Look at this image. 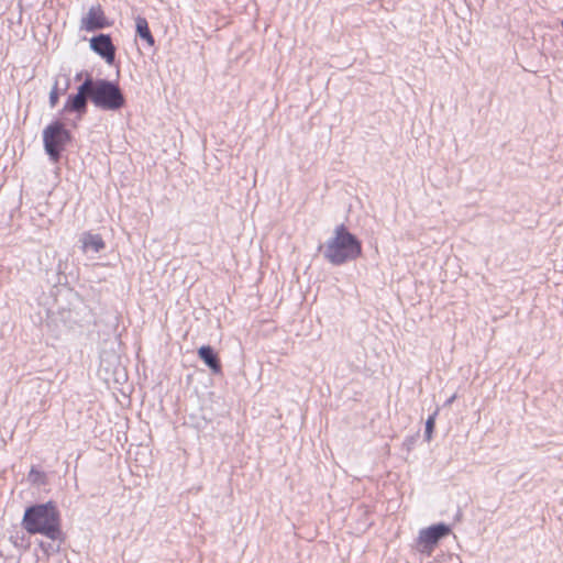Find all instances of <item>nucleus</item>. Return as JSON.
Here are the masks:
<instances>
[{
	"instance_id": "1",
	"label": "nucleus",
	"mask_w": 563,
	"mask_h": 563,
	"mask_svg": "<svg viewBox=\"0 0 563 563\" xmlns=\"http://www.w3.org/2000/svg\"><path fill=\"white\" fill-rule=\"evenodd\" d=\"M106 111H117L125 103V98L117 82L107 79H93L87 75L77 92L70 95L63 112H76L79 118L87 112L88 101Z\"/></svg>"
},
{
	"instance_id": "2",
	"label": "nucleus",
	"mask_w": 563,
	"mask_h": 563,
	"mask_svg": "<svg viewBox=\"0 0 563 563\" xmlns=\"http://www.w3.org/2000/svg\"><path fill=\"white\" fill-rule=\"evenodd\" d=\"M325 261L332 265H342L356 260L362 253L361 241L344 224L335 227L333 236L319 246Z\"/></svg>"
},
{
	"instance_id": "3",
	"label": "nucleus",
	"mask_w": 563,
	"mask_h": 563,
	"mask_svg": "<svg viewBox=\"0 0 563 563\" xmlns=\"http://www.w3.org/2000/svg\"><path fill=\"white\" fill-rule=\"evenodd\" d=\"M22 526L30 534L41 533L53 541L62 534L59 512L51 501L27 507Z\"/></svg>"
},
{
	"instance_id": "4",
	"label": "nucleus",
	"mask_w": 563,
	"mask_h": 563,
	"mask_svg": "<svg viewBox=\"0 0 563 563\" xmlns=\"http://www.w3.org/2000/svg\"><path fill=\"white\" fill-rule=\"evenodd\" d=\"M70 141V133L64 124L55 121L43 130L44 150L53 163H57L66 144Z\"/></svg>"
},
{
	"instance_id": "5",
	"label": "nucleus",
	"mask_w": 563,
	"mask_h": 563,
	"mask_svg": "<svg viewBox=\"0 0 563 563\" xmlns=\"http://www.w3.org/2000/svg\"><path fill=\"white\" fill-rule=\"evenodd\" d=\"M450 527L445 523H437L427 529H422L419 533V544L421 550L430 552L437 543L450 533Z\"/></svg>"
},
{
	"instance_id": "6",
	"label": "nucleus",
	"mask_w": 563,
	"mask_h": 563,
	"mask_svg": "<svg viewBox=\"0 0 563 563\" xmlns=\"http://www.w3.org/2000/svg\"><path fill=\"white\" fill-rule=\"evenodd\" d=\"M110 24L100 4L91 5L88 12L80 19V30L95 32L108 27Z\"/></svg>"
},
{
	"instance_id": "7",
	"label": "nucleus",
	"mask_w": 563,
	"mask_h": 563,
	"mask_svg": "<svg viewBox=\"0 0 563 563\" xmlns=\"http://www.w3.org/2000/svg\"><path fill=\"white\" fill-rule=\"evenodd\" d=\"M90 48L101 56L108 64H112L115 58V46L109 34H99L90 40Z\"/></svg>"
},
{
	"instance_id": "8",
	"label": "nucleus",
	"mask_w": 563,
	"mask_h": 563,
	"mask_svg": "<svg viewBox=\"0 0 563 563\" xmlns=\"http://www.w3.org/2000/svg\"><path fill=\"white\" fill-rule=\"evenodd\" d=\"M79 241L85 254H98L106 249V243L99 233L84 232Z\"/></svg>"
},
{
	"instance_id": "9",
	"label": "nucleus",
	"mask_w": 563,
	"mask_h": 563,
	"mask_svg": "<svg viewBox=\"0 0 563 563\" xmlns=\"http://www.w3.org/2000/svg\"><path fill=\"white\" fill-rule=\"evenodd\" d=\"M198 356L211 369L212 373H221L222 366L220 358L210 345L200 346L198 349Z\"/></svg>"
},
{
	"instance_id": "10",
	"label": "nucleus",
	"mask_w": 563,
	"mask_h": 563,
	"mask_svg": "<svg viewBox=\"0 0 563 563\" xmlns=\"http://www.w3.org/2000/svg\"><path fill=\"white\" fill-rule=\"evenodd\" d=\"M135 26H136V34L145 41L148 46H154V37L151 33V30L148 27V23L145 18L143 16H136L135 19Z\"/></svg>"
},
{
	"instance_id": "11",
	"label": "nucleus",
	"mask_w": 563,
	"mask_h": 563,
	"mask_svg": "<svg viewBox=\"0 0 563 563\" xmlns=\"http://www.w3.org/2000/svg\"><path fill=\"white\" fill-rule=\"evenodd\" d=\"M438 415V409L431 415L426 421V430L424 438L429 442L432 438V432L435 426V416Z\"/></svg>"
},
{
	"instance_id": "12",
	"label": "nucleus",
	"mask_w": 563,
	"mask_h": 563,
	"mask_svg": "<svg viewBox=\"0 0 563 563\" xmlns=\"http://www.w3.org/2000/svg\"><path fill=\"white\" fill-rule=\"evenodd\" d=\"M58 98H59V92H58V82L55 81L51 92H49V106L52 108H54L57 102H58Z\"/></svg>"
},
{
	"instance_id": "13",
	"label": "nucleus",
	"mask_w": 563,
	"mask_h": 563,
	"mask_svg": "<svg viewBox=\"0 0 563 563\" xmlns=\"http://www.w3.org/2000/svg\"><path fill=\"white\" fill-rule=\"evenodd\" d=\"M40 547L45 551V552H48V551H55L56 549L53 548V545L51 543H44V542H41L40 543Z\"/></svg>"
},
{
	"instance_id": "14",
	"label": "nucleus",
	"mask_w": 563,
	"mask_h": 563,
	"mask_svg": "<svg viewBox=\"0 0 563 563\" xmlns=\"http://www.w3.org/2000/svg\"><path fill=\"white\" fill-rule=\"evenodd\" d=\"M455 397H456L455 395L451 396V397L445 401V406H450V405L454 401Z\"/></svg>"
},
{
	"instance_id": "15",
	"label": "nucleus",
	"mask_w": 563,
	"mask_h": 563,
	"mask_svg": "<svg viewBox=\"0 0 563 563\" xmlns=\"http://www.w3.org/2000/svg\"><path fill=\"white\" fill-rule=\"evenodd\" d=\"M81 77V74H77L76 79L79 80Z\"/></svg>"
},
{
	"instance_id": "16",
	"label": "nucleus",
	"mask_w": 563,
	"mask_h": 563,
	"mask_svg": "<svg viewBox=\"0 0 563 563\" xmlns=\"http://www.w3.org/2000/svg\"><path fill=\"white\" fill-rule=\"evenodd\" d=\"M561 25H562V27H563V21L561 22Z\"/></svg>"
}]
</instances>
